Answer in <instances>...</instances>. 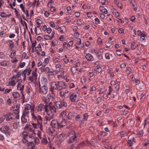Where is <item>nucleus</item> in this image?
I'll return each mask as SVG.
<instances>
[{"label": "nucleus", "instance_id": "9b49d317", "mask_svg": "<svg viewBox=\"0 0 149 149\" xmlns=\"http://www.w3.org/2000/svg\"><path fill=\"white\" fill-rule=\"evenodd\" d=\"M94 51L96 56L99 60H101L103 59V52L95 49L94 50Z\"/></svg>", "mask_w": 149, "mask_h": 149}, {"label": "nucleus", "instance_id": "58836bf2", "mask_svg": "<svg viewBox=\"0 0 149 149\" xmlns=\"http://www.w3.org/2000/svg\"><path fill=\"white\" fill-rule=\"evenodd\" d=\"M32 126L30 124H27L25 127V130H29L31 131L32 130Z\"/></svg>", "mask_w": 149, "mask_h": 149}, {"label": "nucleus", "instance_id": "4be33fe9", "mask_svg": "<svg viewBox=\"0 0 149 149\" xmlns=\"http://www.w3.org/2000/svg\"><path fill=\"white\" fill-rule=\"evenodd\" d=\"M33 105H34L33 104H26L24 105V109L26 110H31L30 113L31 114V111L33 110L32 109Z\"/></svg>", "mask_w": 149, "mask_h": 149}, {"label": "nucleus", "instance_id": "c85d7f7f", "mask_svg": "<svg viewBox=\"0 0 149 149\" xmlns=\"http://www.w3.org/2000/svg\"><path fill=\"white\" fill-rule=\"evenodd\" d=\"M16 81L13 78V77L9 81L8 84L10 86H14L16 84Z\"/></svg>", "mask_w": 149, "mask_h": 149}, {"label": "nucleus", "instance_id": "774afa93", "mask_svg": "<svg viewBox=\"0 0 149 149\" xmlns=\"http://www.w3.org/2000/svg\"><path fill=\"white\" fill-rule=\"evenodd\" d=\"M143 130H142L139 132L137 134V135L138 136L140 137L143 136Z\"/></svg>", "mask_w": 149, "mask_h": 149}, {"label": "nucleus", "instance_id": "f3484780", "mask_svg": "<svg viewBox=\"0 0 149 149\" xmlns=\"http://www.w3.org/2000/svg\"><path fill=\"white\" fill-rule=\"evenodd\" d=\"M51 97V95H48L47 96H42L41 98L44 103L47 104L48 103H49V104L50 102V101Z\"/></svg>", "mask_w": 149, "mask_h": 149}, {"label": "nucleus", "instance_id": "cd10ccee", "mask_svg": "<svg viewBox=\"0 0 149 149\" xmlns=\"http://www.w3.org/2000/svg\"><path fill=\"white\" fill-rule=\"evenodd\" d=\"M26 91L29 95L31 94L32 89L30 85H28L26 86Z\"/></svg>", "mask_w": 149, "mask_h": 149}, {"label": "nucleus", "instance_id": "412c9836", "mask_svg": "<svg viewBox=\"0 0 149 149\" xmlns=\"http://www.w3.org/2000/svg\"><path fill=\"white\" fill-rule=\"evenodd\" d=\"M85 57L88 61H92L94 60L93 56L89 53H87L86 54Z\"/></svg>", "mask_w": 149, "mask_h": 149}, {"label": "nucleus", "instance_id": "4c0bfd02", "mask_svg": "<svg viewBox=\"0 0 149 149\" xmlns=\"http://www.w3.org/2000/svg\"><path fill=\"white\" fill-rule=\"evenodd\" d=\"M12 95L14 98L15 99H17L20 96V94L17 92H13L12 93Z\"/></svg>", "mask_w": 149, "mask_h": 149}, {"label": "nucleus", "instance_id": "a18cd8bd", "mask_svg": "<svg viewBox=\"0 0 149 149\" xmlns=\"http://www.w3.org/2000/svg\"><path fill=\"white\" fill-rule=\"evenodd\" d=\"M11 15V14L7 15L4 12H2L1 13L0 16L2 17H10Z\"/></svg>", "mask_w": 149, "mask_h": 149}, {"label": "nucleus", "instance_id": "f8f14e48", "mask_svg": "<svg viewBox=\"0 0 149 149\" xmlns=\"http://www.w3.org/2000/svg\"><path fill=\"white\" fill-rule=\"evenodd\" d=\"M68 93L69 91H68L61 90L59 92V96L61 97L66 98L68 96Z\"/></svg>", "mask_w": 149, "mask_h": 149}, {"label": "nucleus", "instance_id": "0e129e2a", "mask_svg": "<svg viewBox=\"0 0 149 149\" xmlns=\"http://www.w3.org/2000/svg\"><path fill=\"white\" fill-rule=\"evenodd\" d=\"M37 66L38 67H40L41 66H42V67L43 65V63L42 62V61L40 60H38V63H37Z\"/></svg>", "mask_w": 149, "mask_h": 149}, {"label": "nucleus", "instance_id": "a211bd4d", "mask_svg": "<svg viewBox=\"0 0 149 149\" xmlns=\"http://www.w3.org/2000/svg\"><path fill=\"white\" fill-rule=\"evenodd\" d=\"M50 125L53 127L59 129V123L56 120H52L51 122Z\"/></svg>", "mask_w": 149, "mask_h": 149}, {"label": "nucleus", "instance_id": "3c124183", "mask_svg": "<svg viewBox=\"0 0 149 149\" xmlns=\"http://www.w3.org/2000/svg\"><path fill=\"white\" fill-rule=\"evenodd\" d=\"M87 74L89 77H92L94 75V73L93 71H90L87 72Z\"/></svg>", "mask_w": 149, "mask_h": 149}, {"label": "nucleus", "instance_id": "680f3d73", "mask_svg": "<svg viewBox=\"0 0 149 149\" xmlns=\"http://www.w3.org/2000/svg\"><path fill=\"white\" fill-rule=\"evenodd\" d=\"M16 51L15 50H13L11 52L10 56L11 58H13L16 55Z\"/></svg>", "mask_w": 149, "mask_h": 149}, {"label": "nucleus", "instance_id": "c9c22d12", "mask_svg": "<svg viewBox=\"0 0 149 149\" xmlns=\"http://www.w3.org/2000/svg\"><path fill=\"white\" fill-rule=\"evenodd\" d=\"M9 64L8 61L6 60L0 62V65L3 67L7 66Z\"/></svg>", "mask_w": 149, "mask_h": 149}, {"label": "nucleus", "instance_id": "de8ad7c7", "mask_svg": "<svg viewBox=\"0 0 149 149\" xmlns=\"http://www.w3.org/2000/svg\"><path fill=\"white\" fill-rule=\"evenodd\" d=\"M112 54H110L109 53H106L105 54V59L107 60H109L110 59V56H111Z\"/></svg>", "mask_w": 149, "mask_h": 149}, {"label": "nucleus", "instance_id": "a878e982", "mask_svg": "<svg viewBox=\"0 0 149 149\" xmlns=\"http://www.w3.org/2000/svg\"><path fill=\"white\" fill-rule=\"evenodd\" d=\"M65 138L66 136H65V134L64 133L60 134L59 135L58 139L60 141V143L64 141Z\"/></svg>", "mask_w": 149, "mask_h": 149}, {"label": "nucleus", "instance_id": "5fc2aeb1", "mask_svg": "<svg viewBox=\"0 0 149 149\" xmlns=\"http://www.w3.org/2000/svg\"><path fill=\"white\" fill-rule=\"evenodd\" d=\"M74 37L77 39H79L78 38L79 36V33L77 32H75L73 34Z\"/></svg>", "mask_w": 149, "mask_h": 149}, {"label": "nucleus", "instance_id": "864d4df0", "mask_svg": "<svg viewBox=\"0 0 149 149\" xmlns=\"http://www.w3.org/2000/svg\"><path fill=\"white\" fill-rule=\"evenodd\" d=\"M123 53V51L121 49H118L116 51V54L117 55L120 56Z\"/></svg>", "mask_w": 149, "mask_h": 149}, {"label": "nucleus", "instance_id": "423d86ee", "mask_svg": "<svg viewBox=\"0 0 149 149\" xmlns=\"http://www.w3.org/2000/svg\"><path fill=\"white\" fill-rule=\"evenodd\" d=\"M32 69L31 68L29 67L26 68L22 73V75L23 78L22 80L24 81L25 80L26 75H29L31 73Z\"/></svg>", "mask_w": 149, "mask_h": 149}, {"label": "nucleus", "instance_id": "7c9ffc66", "mask_svg": "<svg viewBox=\"0 0 149 149\" xmlns=\"http://www.w3.org/2000/svg\"><path fill=\"white\" fill-rule=\"evenodd\" d=\"M99 9L100 11L102 13L107 14L108 13V11L105 8L104 6H100L99 7Z\"/></svg>", "mask_w": 149, "mask_h": 149}, {"label": "nucleus", "instance_id": "603ef678", "mask_svg": "<svg viewBox=\"0 0 149 149\" xmlns=\"http://www.w3.org/2000/svg\"><path fill=\"white\" fill-rule=\"evenodd\" d=\"M52 37H52H51L49 35H45L44 36V38L45 40H51Z\"/></svg>", "mask_w": 149, "mask_h": 149}, {"label": "nucleus", "instance_id": "49530a36", "mask_svg": "<svg viewBox=\"0 0 149 149\" xmlns=\"http://www.w3.org/2000/svg\"><path fill=\"white\" fill-rule=\"evenodd\" d=\"M41 143L44 144H45L47 142V138L45 136V135L43 136V138L41 140Z\"/></svg>", "mask_w": 149, "mask_h": 149}, {"label": "nucleus", "instance_id": "c03bdc74", "mask_svg": "<svg viewBox=\"0 0 149 149\" xmlns=\"http://www.w3.org/2000/svg\"><path fill=\"white\" fill-rule=\"evenodd\" d=\"M58 43V40L56 39H54L52 42L51 45L53 47H54Z\"/></svg>", "mask_w": 149, "mask_h": 149}, {"label": "nucleus", "instance_id": "39448f33", "mask_svg": "<svg viewBox=\"0 0 149 149\" xmlns=\"http://www.w3.org/2000/svg\"><path fill=\"white\" fill-rule=\"evenodd\" d=\"M70 136L68 140L69 143H76L78 140L80 135L79 133L77 130L71 131L68 134Z\"/></svg>", "mask_w": 149, "mask_h": 149}, {"label": "nucleus", "instance_id": "79ce46f5", "mask_svg": "<svg viewBox=\"0 0 149 149\" xmlns=\"http://www.w3.org/2000/svg\"><path fill=\"white\" fill-rule=\"evenodd\" d=\"M19 107L17 105L15 106H14L12 107L11 109H13L14 111H16L17 112H19Z\"/></svg>", "mask_w": 149, "mask_h": 149}, {"label": "nucleus", "instance_id": "c756f323", "mask_svg": "<svg viewBox=\"0 0 149 149\" xmlns=\"http://www.w3.org/2000/svg\"><path fill=\"white\" fill-rule=\"evenodd\" d=\"M56 132L53 128H51L50 129L49 134L51 136H55L56 135Z\"/></svg>", "mask_w": 149, "mask_h": 149}, {"label": "nucleus", "instance_id": "f03ea898", "mask_svg": "<svg viewBox=\"0 0 149 149\" xmlns=\"http://www.w3.org/2000/svg\"><path fill=\"white\" fill-rule=\"evenodd\" d=\"M31 125L34 129H39L42 131L43 120L41 116L38 113L31 111Z\"/></svg>", "mask_w": 149, "mask_h": 149}, {"label": "nucleus", "instance_id": "09e8293b", "mask_svg": "<svg viewBox=\"0 0 149 149\" xmlns=\"http://www.w3.org/2000/svg\"><path fill=\"white\" fill-rule=\"evenodd\" d=\"M3 132H5L8 130L9 129V127L7 125H4L2 127Z\"/></svg>", "mask_w": 149, "mask_h": 149}, {"label": "nucleus", "instance_id": "4d7b16f0", "mask_svg": "<svg viewBox=\"0 0 149 149\" xmlns=\"http://www.w3.org/2000/svg\"><path fill=\"white\" fill-rule=\"evenodd\" d=\"M66 75V73L65 71L62 72L60 74V77L61 78H64Z\"/></svg>", "mask_w": 149, "mask_h": 149}, {"label": "nucleus", "instance_id": "f257e3e1", "mask_svg": "<svg viewBox=\"0 0 149 149\" xmlns=\"http://www.w3.org/2000/svg\"><path fill=\"white\" fill-rule=\"evenodd\" d=\"M35 136L36 134L33 131L26 134H23L22 141L24 143H26L28 149H33L35 147V143H35H39L38 139Z\"/></svg>", "mask_w": 149, "mask_h": 149}, {"label": "nucleus", "instance_id": "a19ab883", "mask_svg": "<svg viewBox=\"0 0 149 149\" xmlns=\"http://www.w3.org/2000/svg\"><path fill=\"white\" fill-rule=\"evenodd\" d=\"M36 70L37 68H36L35 70H34L32 73V76L34 77L36 80L37 79V77Z\"/></svg>", "mask_w": 149, "mask_h": 149}, {"label": "nucleus", "instance_id": "052dcab7", "mask_svg": "<svg viewBox=\"0 0 149 149\" xmlns=\"http://www.w3.org/2000/svg\"><path fill=\"white\" fill-rule=\"evenodd\" d=\"M53 114H52L51 116L49 117L47 116H45V119L46 120L47 123H48V122H49L51 119L53 117Z\"/></svg>", "mask_w": 149, "mask_h": 149}, {"label": "nucleus", "instance_id": "5701e85b", "mask_svg": "<svg viewBox=\"0 0 149 149\" xmlns=\"http://www.w3.org/2000/svg\"><path fill=\"white\" fill-rule=\"evenodd\" d=\"M42 49L40 43L35 47V52L38 55H40V52H42Z\"/></svg>", "mask_w": 149, "mask_h": 149}, {"label": "nucleus", "instance_id": "9d476101", "mask_svg": "<svg viewBox=\"0 0 149 149\" xmlns=\"http://www.w3.org/2000/svg\"><path fill=\"white\" fill-rule=\"evenodd\" d=\"M13 113H9L4 116H6V120L7 121H12L16 118V116Z\"/></svg>", "mask_w": 149, "mask_h": 149}, {"label": "nucleus", "instance_id": "13d9d810", "mask_svg": "<svg viewBox=\"0 0 149 149\" xmlns=\"http://www.w3.org/2000/svg\"><path fill=\"white\" fill-rule=\"evenodd\" d=\"M86 78L85 76H83L81 78V82L83 84H84L86 82Z\"/></svg>", "mask_w": 149, "mask_h": 149}, {"label": "nucleus", "instance_id": "473e14b6", "mask_svg": "<svg viewBox=\"0 0 149 149\" xmlns=\"http://www.w3.org/2000/svg\"><path fill=\"white\" fill-rule=\"evenodd\" d=\"M40 81L43 85H46L47 83V79L46 77H44L42 78Z\"/></svg>", "mask_w": 149, "mask_h": 149}, {"label": "nucleus", "instance_id": "0eeeda50", "mask_svg": "<svg viewBox=\"0 0 149 149\" xmlns=\"http://www.w3.org/2000/svg\"><path fill=\"white\" fill-rule=\"evenodd\" d=\"M50 87L49 88V90L53 93L55 90L58 91L57 84L54 81H52L50 83Z\"/></svg>", "mask_w": 149, "mask_h": 149}, {"label": "nucleus", "instance_id": "338daca9", "mask_svg": "<svg viewBox=\"0 0 149 149\" xmlns=\"http://www.w3.org/2000/svg\"><path fill=\"white\" fill-rule=\"evenodd\" d=\"M65 38L64 35H61L59 38V40L61 41H63L65 39Z\"/></svg>", "mask_w": 149, "mask_h": 149}, {"label": "nucleus", "instance_id": "bf43d9fd", "mask_svg": "<svg viewBox=\"0 0 149 149\" xmlns=\"http://www.w3.org/2000/svg\"><path fill=\"white\" fill-rule=\"evenodd\" d=\"M63 60L65 63H67L68 62L69 60L66 55H64V58L63 59Z\"/></svg>", "mask_w": 149, "mask_h": 149}, {"label": "nucleus", "instance_id": "e433bc0d", "mask_svg": "<svg viewBox=\"0 0 149 149\" xmlns=\"http://www.w3.org/2000/svg\"><path fill=\"white\" fill-rule=\"evenodd\" d=\"M53 61L54 63L56 64L57 63H59L62 61V60L58 58H53Z\"/></svg>", "mask_w": 149, "mask_h": 149}, {"label": "nucleus", "instance_id": "b1692460", "mask_svg": "<svg viewBox=\"0 0 149 149\" xmlns=\"http://www.w3.org/2000/svg\"><path fill=\"white\" fill-rule=\"evenodd\" d=\"M130 3L131 4V5L133 9V10L134 11L136 10H137V6L135 1L133 0Z\"/></svg>", "mask_w": 149, "mask_h": 149}, {"label": "nucleus", "instance_id": "6e6d98bb", "mask_svg": "<svg viewBox=\"0 0 149 149\" xmlns=\"http://www.w3.org/2000/svg\"><path fill=\"white\" fill-rule=\"evenodd\" d=\"M25 117L22 116L21 117V122L22 123H25L27 122V119Z\"/></svg>", "mask_w": 149, "mask_h": 149}, {"label": "nucleus", "instance_id": "6e6552de", "mask_svg": "<svg viewBox=\"0 0 149 149\" xmlns=\"http://www.w3.org/2000/svg\"><path fill=\"white\" fill-rule=\"evenodd\" d=\"M48 91V88L45 85H43L40 88L38 89V92L42 95H45Z\"/></svg>", "mask_w": 149, "mask_h": 149}, {"label": "nucleus", "instance_id": "bb28decb", "mask_svg": "<svg viewBox=\"0 0 149 149\" xmlns=\"http://www.w3.org/2000/svg\"><path fill=\"white\" fill-rule=\"evenodd\" d=\"M135 143V139L133 137L130 139H128L127 141L128 146H132Z\"/></svg>", "mask_w": 149, "mask_h": 149}, {"label": "nucleus", "instance_id": "393cba45", "mask_svg": "<svg viewBox=\"0 0 149 149\" xmlns=\"http://www.w3.org/2000/svg\"><path fill=\"white\" fill-rule=\"evenodd\" d=\"M66 122V120L65 119H62L59 122V129L63 127V126L65 125Z\"/></svg>", "mask_w": 149, "mask_h": 149}, {"label": "nucleus", "instance_id": "20e7f679", "mask_svg": "<svg viewBox=\"0 0 149 149\" xmlns=\"http://www.w3.org/2000/svg\"><path fill=\"white\" fill-rule=\"evenodd\" d=\"M49 109H50V107H49V104L44 105L43 104L40 103L38 105L35 107V105H33V111L35 113H39V112H42V111L45 112L47 115H49Z\"/></svg>", "mask_w": 149, "mask_h": 149}, {"label": "nucleus", "instance_id": "7ed1b4c3", "mask_svg": "<svg viewBox=\"0 0 149 149\" xmlns=\"http://www.w3.org/2000/svg\"><path fill=\"white\" fill-rule=\"evenodd\" d=\"M52 104V102H50L49 104V107H50L51 112L53 113H56L59 109L67 106V102L64 99L57 100L55 102L54 106H51Z\"/></svg>", "mask_w": 149, "mask_h": 149}, {"label": "nucleus", "instance_id": "ddd939ff", "mask_svg": "<svg viewBox=\"0 0 149 149\" xmlns=\"http://www.w3.org/2000/svg\"><path fill=\"white\" fill-rule=\"evenodd\" d=\"M17 89L18 91H20L21 93L22 94V97H24L23 95V90L24 88V84H22V83L17 82Z\"/></svg>", "mask_w": 149, "mask_h": 149}, {"label": "nucleus", "instance_id": "f704fd0d", "mask_svg": "<svg viewBox=\"0 0 149 149\" xmlns=\"http://www.w3.org/2000/svg\"><path fill=\"white\" fill-rule=\"evenodd\" d=\"M49 59L48 58H45L43 63L42 67H45L48 64L49 61Z\"/></svg>", "mask_w": 149, "mask_h": 149}, {"label": "nucleus", "instance_id": "4468645a", "mask_svg": "<svg viewBox=\"0 0 149 149\" xmlns=\"http://www.w3.org/2000/svg\"><path fill=\"white\" fill-rule=\"evenodd\" d=\"M71 102H77L78 100L77 98V95L75 93H74L72 94L69 97Z\"/></svg>", "mask_w": 149, "mask_h": 149}, {"label": "nucleus", "instance_id": "6ab92c4d", "mask_svg": "<svg viewBox=\"0 0 149 149\" xmlns=\"http://www.w3.org/2000/svg\"><path fill=\"white\" fill-rule=\"evenodd\" d=\"M76 43L74 44V46L76 49H79L81 48V47L80 46L81 44V40L80 38H79L77 39Z\"/></svg>", "mask_w": 149, "mask_h": 149}, {"label": "nucleus", "instance_id": "2f4dec72", "mask_svg": "<svg viewBox=\"0 0 149 149\" xmlns=\"http://www.w3.org/2000/svg\"><path fill=\"white\" fill-rule=\"evenodd\" d=\"M118 135L120 136V138L119 139H120L122 137H124L126 136L127 134L125 131H121L118 133Z\"/></svg>", "mask_w": 149, "mask_h": 149}, {"label": "nucleus", "instance_id": "e2e57ef3", "mask_svg": "<svg viewBox=\"0 0 149 149\" xmlns=\"http://www.w3.org/2000/svg\"><path fill=\"white\" fill-rule=\"evenodd\" d=\"M136 33L138 36H144L145 35V34L142 33L141 31L139 30L137 31Z\"/></svg>", "mask_w": 149, "mask_h": 149}, {"label": "nucleus", "instance_id": "aec40b11", "mask_svg": "<svg viewBox=\"0 0 149 149\" xmlns=\"http://www.w3.org/2000/svg\"><path fill=\"white\" fill-rule=\"evenodd\" d=\"M67 32L66 27L65 26H60V28L58 31V32L60 34H65Z\"/></svg>", "mask_w": 149, "mask_h": 149}, {"label": "nucleus", "instance_id": "1a4fd4ad", "mask_svg": "<svg viewBox=\"0 0 149 149\" xmlns=\"http://www.w3.org/2000/svg\"><path fill=\"white\" fill-rule=\"evenodd\" d=\"M22 74L21 72H19L16 75L13 76V78L14 79L16 82L22 83V80L21 77Z\"/></svg>", "mask_w": 149, "mask_h": 149}, {"label": "nucleus", "instance_id": "8fccbe9b", "mask_svg": "<svg viewBox=\"0 0 149 149\" xmlns=\"http://www.w3.org/2000/svg\"><path fill=\"white\" fill-rule=\"evenodd\" d=\"M19 122L14 123L13 124V128L14 129H17L19 126Z\"/></svg>", "mask_w": 149, "mask_h": 149}, {"label": "nucleus", "instance_id": "72a5a7b5", "mask_svg": "<svg viewBox=\"0 0 149 149\" xmlns=\"http://www.w3.org/2000/svg\"><path fill=\"white\" fill-rule=\"evenodd\" d=\"M30 113V111L29 110H26L24 109L22 113V116L29 117Z\"/></svg>", "mask_w": 149, "mask_h": 149}, {"label": "nucleus", "instance_id": "ea45409f", "mask_svg": "<svg viewBox=\"0 0 149 149\" xmlns=\"http://www.w3.org/2000/svg\"><path fill=\"white\" fill-rule=\"evenodd\" d=\"M137 44H136L134 42L131 43V48L132 50H134L138 46Z\"/></svg>", "mask_w": 149, "mask_h": 149}, {"label": "nucleus", "instance_id": "37998d69", "mask_svg": "<svg viewBox=\"0 0 149 149\" xmlns=\"http://www.w3.org/2000/svg\"><path fill=\"white\" fill-rule=\"evenodd\" d=\"M74 116L72 113L70 112L68 115L67 118L68 119L71 120L72 119Z\"/></svg>", "mask_w": 149, "mask_h": 149}, {"label": "nucleus", "instance_id": "69168bd1", "mask_svg": "<svg viewBox=\"0 0 149 149\" xmlns=\"http://www.w3.org/2000/svg\"><path fill=\"white\" fill-rule=\"evenodd\" d=\"M66 111L65 110L62 111L60 114V116L62 117H64L66 116Z\"/></svg>", "mask_w": 149, "mask_h": 149}, {"label": "nucleus", "instance_id": "2eb2a0df", "mask_svg": "<svg viewBox=\"0 0 149 149\" xmlns=\"http://www.w3.org/2000/svg\"><path fill=\"white\" fill-rule=\"evenodd\" d=\"M109 90L108 91V92L107 93H106L107 94V95H110L111 93H112V92L113 91V93H112V95H111L110 96V98H114L115 97V96H116V94L117 93H116V94L115 95L114 94L115 91H113V88L109 86Z\"/></svg>", "mask_w": 149, "mask_h": 149}, {"label": "nucleus", "instance_id": "dca6fc26", "mask_svg": "<svg viewBox=\"0 0 149 149\" xmlns=\"http://www.w3.org/2000/svg\"><path fill=\"white\" fill-rule=\"evenodd\" d=\"M58 91H60L62 89L65 88V83L62 81H59L57 82Z\"/></svg>", "mask_w": 149, "mask_h": 149}]
</instances>
